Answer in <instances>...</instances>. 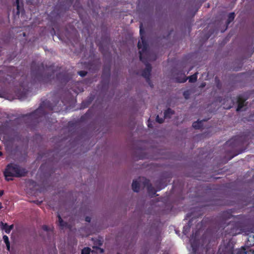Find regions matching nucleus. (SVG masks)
Here are the masks:
<instances>
[{"mask_svg":"<svg viewBox=\"0 0 254 254\" xmlns=\"http://www.w3.org/2000/svg\"><path fill=\"white\" fill-rule=\"evenodd\" d=\"M73 0H65L64 2L67 4V6L65 8V10H68L72 4Z\"/></svg>","mask_w":254,"mask_h":254,"instance_id":"obj_22","label":"nucleus"},{"mask_svg":"<svg viewBox=\"0 0 254 254\" xmlns=\"http://www.w3.org/2000/svg\"><path fill=\"white\" fill-rule=\"evenodd\" d=\"M2 97V93L1 92V91L0 90V97Z\"/></svg>","mask_w":254,"mask_h":254,"instance_id":"obj_39","label":"nucleus"},{"mask_svg":"<svg viewBox=\"0 0 254 254\" xmlns=\"http://www.w3.org/2000/svg\"><path fill=\"white\" fill-rule=\"evenodd\" d=\"M197 74L198 73L196 72L189 77H187L185 75V73L181 71L178 73V75L175 77V80L178 83H185L189 79L190 82L194 83L197 80Z\"/></svg>","mask_w":254,"mask_h":254,"instance_id":"obj_7","label":"nucleus"},{"mask_svg":"<svg viewBox=\"0 0 254 254\" xmlns=\"http://www.w3.org/2000/svg\"><path fill=\"white\" fill-rule=\"evenodd\" d=\"M78 74L81 77H84L87 74V72L84 70H80L78 72Z\"/></svg>","mask_w":254,"mask_h":254,"instance_id":"obj_24","label":"nucleus"},{"mask_svg":"<svg viewBox=\"0 0 254 254\" xmlns=\"http://www.w3.org/2000/svg\"><path fill=\"white\" fill-rule=\"evenodd\" d=\"M231 106H228V107H226V109H230V108H231Z\"/></svg>","mask_w":254,"mask_h":254,"instance_id":"obj_41","label":"nucleus"},{"mask_svg":"<svg viewBox=\"0 0 254 254\" xmlns=\"http://www.w3.org/2000/svg\"><path fill=\"white\" fill-rule=\"evenodd\" d=\"M80 5V3L79 2H76V3L74 4V5H73V7H74L75 9H77V8H76V7H77V5Z\"/></svg>","mask_w":254,"mask_h":254,"instance_id":"obj_33","label":"nucleus"},{"mask_svg":"<svg viewBox=\"0 0 254 254\" xmlns=\"http://www.w3.org/2000/svg\"><path fill=\"white\" fill-rule=\"evenodd\" d=\"M191 220H190V221H189V225L190 224V223H191Z\"/></svg>","mask_w":254,"mask_h":254,"instance_id":"obj_42","label":"nucleus"},{"mask_svg":"<svg viewBox=\"0 0 254 254\" xmlns=\"http://www.w3.org/2000/svg\"><path fill=\"white\" fill-rule=\"evenodd\" d=\"M91 103V101H86L82 102L81 108L82 109L87 108Z\"/></svg>","mask_w":254,"mask_h":254,"instance_id":"obj_21","label":"nucleus"},{"mask_svg":"<svg viewBox=\"0 0 254 254\" xmlns=\"http://www.w3.org/2000/svg\"><path fill=\"white\" fill-rule=\"evenodd\" d=\"M53 65L50 67H45L43 63H37L33 61L31 64V82L32 84L46 83L50 82L53 73H47L46 70L48 68H51Z\"/></svg>","mask_w":254,"mask_h":254,"instance_id":"obj_3","label":"nucleus"},{"mask_svg":"<svg viewBox=\"0 0 254 254\" xmlns=\"http://www.w3.org/2000/svg\"><path fill=\"white\" fill-rule=\"evenodd\" d=\"M2 154V152L1 151H0V156H1Z\"/></svg>","mask_w":254,"mask_h":254,"instance_id":"obj_44","label":"nucleus"},{"mask_svg":"<svg viewBox=\"0 0 254 254\" xmlns=\"http://www.w3.org/2000/svg\"><path fill=\"white\" fill-rule=\"evenodd\" d=\"M99 50L102 53H103V50H102V46L101 44L99 45Z\"/></svg>","mask_w":254,"mask_h":254,"instance_id":"obj_35","label":"nucleus"},{"mask_svg":"<svg viewBox=\"0 0 254 254\" xmlns=\"http://www.w3.org/2000/svg\"><path fill=\"white\" fill-rule=\"evenodd\" d=\"M116 254H120V253H117Z\"/></svg>","mask_w":254,"mask_h":254,"instance_id":"obj_48","label":"nucleus"},{"mask_svg":"<svg viewBox=\"0 0 254 254\" xmlns=\"http://www.w3.org/2000/svg\"><path fill=\"white\" fill-rule=\"evenodd\" d=\"M248 140V135L243 133L232 137L226 142L225 145L230 147L233 154L231 158L244 151L245 149H242V147Z\"/></svg>","mask_w":254,"mask_h":254,"instance_id":"obj_4","label":"nucleus"},{"mask_svg":"<svg viewBox=\"0 0 254 254\" xmlns=\"http://www.w3.org/2000/svg\"><path fill=\"white\" fill-rule=\"evenodd\" d=\"M139 32L141 40V42L139 41L137 44L138 49H141V50L139 51V59L140 61L146 65L145 68L143 69L142 72V76L146 79V81L149 82L150 86L152 87V85L150 83L152 66L148 62L155 61L157 59V56L156 54L151 52L149 49L147 42L143 36L144 32L142 28V25L140 26Z\"/></svg>","mask_w":254,"mask_h":254,"instance_id":"obj_1","label":"nucleus"},{"mask_svg":"<svg viewBox=\"0 0 254 254\" xmlns=\"http://www.w3.org/2000/svg\"><path fill=\"white\" fill-rule=\"evenodd\" d=\"M190 93L189 91H185L183 93V95L185 99H188L189 98Z\"/></svg>","mask_w":254,"mask_h":254,"instance_id":"obj_26","label":"nucleus"},{"mask_svg":"<svg viewBox=\"0 0 254 254\" xmlns=\"http://www.w3.org/2000/svg\"><path fill=\"white\" fill-rule=\"evenodd\" d=\"M143 177H139L137 180H133L132 184V190L136 192H138L140 190V184H142V180H140V179H142Z\"/></svg>","mask_w":254,"mask_h":254,"instance_id":"obj_10","label":"nucleus"},{"mask_svg":"<svg viewBox=\"0 0 254 254\" xmlns=\"http://www.w3.org/2000/svg\"><path fill=\"white\" fill-rule=\"evenodd\" d=\"M77 84H78L77 83H75V86H76Z\"/></svg>","mask_w":254,"mask_h":254,"instance_id":"obj_47","label":"nucleus"},{"mask_svg":"<svg viewBox=\"0 0 254 254\" xmlns=\"http://www.w3.org/2000/svg\"><path fill=\"white\" fill-rule=\"evenodd\" d=\"M57 78L62 83L67 82L71 78V75L66 73H60L57 75Z\"/></svg>","mask_w":254,"mask_h":254,"instance_id":"obj_9","label":"nucleus"},{"mask_svg":"<svg viewBox=\"0 0 254 254\" xmlns=\"http://www.w3.org/2000/svg\"><path fill=\"white\" fill-rule=\"evenodd\" d=\"M111 73V68L110 65H105L103 67L102 74V78L109 79Z\"/></svg>","mask_w":254,"mask_h":254,"instance_id":"obj_12","label":"nucleus"},{"mask_svg":"<svg viewBox=\"0 0 254 254\" xmlns=\"http://www.w3.org/2000/svg\"><path fill=\"white\" fill-rule=\"evenodd\" d=\"M222 217L225 219H229L232 218V215L228 211H224L222 213Z\"/></svg>","mask_w":254,"mask_h":254,"instance_id":"obj_17","label":"nucleus"},{"mask_svg":"<svg viewBox=\"0 0 254 254\" xmlns=\"http://www.w3.org/2000/svg\"><path fill=\"white\" fill-rule=\"evenodd\" d=\"M223 254H233L232 249H230L227 251H226Z\"/></svg>","mask_w":254,"mask_h":254,"instance_id":"obj_29","label":"nucleus"},{"mask_svg":"<svg viewBox=\"0 0 254 254\" xmlns=\"http://www.w3.org/2000/svg\"><path fill=\"white\" fill-rule=\"evenodd\" d=\"M59 101H53L51 103L50 101L47 100L43 101L40 105L39 108L34 112L26 114L24 116L30 120L33 123H38L43 120V118H46L48 115V111H53L58 112L62 109L61 106H58Z\"/></svg>","mask_w":254,"mask_h":254,"instance_id":"obj_2","label":"nucleus"},{"mask_svg":"<svg viewBox=\"0 0 254 254\" xmlns=\"http://www.w3.org/2000/svg\"><path fill=\"white\" fill-rule=\"evenodd\" d=\"M98 250H99L100 253H101V254H102L104 252V250L102 248H100V249Z\"/></svg>","mask_w":254,"mask_h":254,"instance_id":"obj_36","label":"nucleus"},{"mask_svg":"<svg viewBox=\"0 0 254 254\" xmlns=\"http://www.w3.org/2000/svg\"><path fill=\"white\" fill-rule=\"evenodd\" d=\"M142 180V185L144 187L147 188V192L149 195L153 197L156 194L157 191H159L167 186V178H161L157 180L155 183V186L157 189L156 190L152 185L150 184L149 180L146 178L140 179Z\"/></svg>","mask_w":254,"mask_h":254,"instance_id":"obj_6","label":"nucleus"},{"mask_svg":"<svg viewBox=\"0 0 254 254\" xmlns=\"http://www.w3.org/2000/svg\"><path fill=\"white\" fill-rule=\"evenodd\" d=\"M83 91V88L78 89V90H74V92L76 93H78L79 92H81Z\"/></svg>","mask_w":254,"mask_h":254,"instance_id":"obj_31","label":"nucleus"},{"mask_svg":"<svg viewBox=\"0 0 254 254\" xmlns=\"http://www.w3.org/2000/svg\"><path fill=\"white\" fill-rule=\"evenodd\" d=\"M233 228H231L230 231L228 233L231 235L235 236L239 234L241 231V224L239 222H235L233 224Z\"/></svg>","mask_w":254,"mask_h":254,"instance_id":"obj_8","label":"nucleus"},{"mask_svg":"<svg viewBox=\"0 0 254 254\" xmlns=\"http://www.w3.org/2000/svg\"><path fill=\"white\" fill-rule=\"evenodd\" d=\"M28 171L24 168L13 163L8 164L3 171V175L7 181H12L13 177L20 178L25 176Z\"/></svg>","mask_w":254,"mask_h":254,"instance_id":"obj_5","label":"nucleus"},{"mask_svg":"<svg viewBox=\"0 0 254 254\" xmlns=\"http://www.w3.org/2000/svg\"><path fill=\"white\" fill-rule=\"evenodd\" d=\"M3 240L6 245L7 251H9L10 250V243L9 241L8 237L6 235H4L3 236Z\"/></svg>","mask_w":254,"mask_h":254,"instance_id":"obj_19","label":"nucleus"},{"mask_svg":"<svg viewBox=\"0 0 254 254\" xmlns=\"http://www.w3.org/2000/svg\"><path fill=\"white\" fill-rule=\"evenodd\" d=\"M42 229L45 231H48L49 230V227L45 225H43Z\"/></svg>","mask_w":254,"mask_h":254,"instance_id":"obj_30","label":"nucleus"},{"mask_svg":"<svg viewBox=\"0 0 254 254\" xmlns=\"http://www.w3.org/2000/svg\"><path fill=\"white\" fill-rule=\"evenodd\" d=\"M246 99L244 98L242 95H239L237 98L238 107L236 109L237 112L241 111L245 106V102Z\"/></svg>","mask_w":254,"mask_h":254,"instance_id":"obj_11","label":"nucleus"},{"mask_svg":"<svg viewBox=\"0 0 254 254\" xmlns=\"http://www.w3.org/2000/svg\"><path fill=\"white\" fill-rule=\"evenodd\" d=\"M246 254V249L244 247L236 250V254Z\"/></svg>","mask_w":254,"mask_h":254,"instance_id":"obj_23","label":"nucleus"},{"mask_svg":"<svg viewBox=\"0 0 254 254\" xmlns=\"http://www.w3.org/2000/svg\"><path fill=\"white\" fill-rule=\"evenodd\" d=\"M194 244L193 243L191 244V246L193 248Z\"/></svg>","mask_w":254,"mask_h":254,"instance_id":"obj_45","label":"nucleus"},{"mask_svg":"<svg viewBox=\"0 0 254 254\" xmlns=\"http://www.w3.org/2000/svg\"><path fill=\"white\" fill-rule=\"evenodd\" d=\"M156 121L159 124L163 123L164 122V119L162 118H160L158 115L157 116L156 118Z\"/></svg>","mask_w":254,"mask_h":254,"instance_id":"obj_25","label":"nucleus"},{"mask_svg":"<svg viewBox=\"0 0 254 254\" xmlns=\"http://www.w3.org/2000/svg\"><path fill=\"white\" fill-rule=\"evenodd\" d=\"M192 127L195 129H200L202 127L203 121L194 122L192 124Z\"/></svg>","mask_w":254,"mask_h":254,"instance_id":"obj_15","label":"nucleus"},{"mask_svg":"<svg viewBox=\"0 0 254 254\" xmlns=\"http://www.w3.org/2000/svg\"><path fill=\"white\" fill-rule=\"evenodd\" d=\"M93 253V251H91V249L89 247H85L82 250L81 252V254H90V253Z\"/></svg>","mask_w":254,"mask_h":254,"instance_id":"obj_20","label":"nucleus"},{"mask_svg":"<svg viewBox=\"0 0 254 254\" xmlns=\"http://www.w3.org/2000/svg\"><path fill=\"white\" fill-rule=\"evenodd\" d=\"M235 14L234 12H231L229 14L228 16V19L227 21V24H229L232 21H233L235 18Z\"/></svg>","mask_w":254,"mask_h":254,"instance_id":"obj_18","label":"nucleus"},{"mask_svg":"<svg viewBox=\"0 0 254 254\" xmlns=\"http://www.w3.org/2000/svg\"><path fill=\"white\" fill-rule=\"evenodd\" d=\"M174 114V111L171 109L168 108L164 111V118H171V116Z\"/></svg>","mask_w":254,"mask_h":254,"instance_id":"obj_16","label":"nucleus"},{"mask_svg":"<svg viewBox=\"0 0 254 254\" xmlns=\"http://www.w3.org/2000/svg\"><path fill=\"white\" fill-rule=\"evenodd\" d=\"M85 220L87 222H90L91 221V218L89 216H86L85 218Z\"/></svg>","mask_w":254,"mask_h":254,"instance_id":"obj_32","label":"nucleus"},{"mask_svg":"<svg viewBox=\"0 0 254 254\" xmlns=\"http://www.w3.org/2000/svg\"><path fill=\"white\" fill-rule=\"evenodd\" d=\"M205 86V83H201V84L200 85V87H204Z\"/></svg>","mask_w":254,"mask_h":254,"instance_id":"obj_38","label":"nucleus"},{"mask_svg":"<svg viewBox=\"0 0 254 254\" xmlns=\"http://www.w3.org/2000/svg\"><path fill=\"white\" fill-rule=\"evenodd\" d=\"M192 69V67L190 68V69L189 70V71H188V73L191 70V69Z\"/></svg>","mask_w":254,"mask_h":254,"instance_id":"obj_43","label":"nucleus"},{"mask_svg":"<svg viewBox=\"0 0 254 254\" xmlns=\"http://www.w3.org/2000/svg\"><path fill=\"white\" fill-rule=\"evenodd\" d=\"M3 194V190H0V197Z\"/></svg>","mask_w":254,"mask_h":254,"instance_id":"obj_37","label":"nucleus"},{"mask_svg":"<svg viewBox=\"0 0 254 254\" xmlns=\"http://www.w3.org/2000/svg\"><path fill=\"white\" fill-rule=\"evenodd\" d=\"M57 217L58 218L59 225L62 228H64L67 226V223L64 222L60 214L58 213Z\"/></svg>","mask_w":254,"mask_h":254,"instance_id":"obj_14","label":"nucleus"},{"mask_svg":"<svg viewBox=\"0 0 254 254\" xmlns=\"http://www.w3.org/2000/svg\"><path fill=\"white\" fill-rule=\"evenodd\" d=\"M93 249L98 250L100 249V246H93Z\"/></svg>","mask_w":254,"mask_h":254,"instance_id":"obj_34","label":"nucleus"},{"mask_svg":"<svg viewBox=\"0 0 254 254\" xmlns=\"http://www.w3.org/2000/svg\"><path fill=\"white\" fill-rule=\"evenodd\" d=\"M2 208V203L0 202V209Z\"/></svg>","mask_w":254,"mask_h":254,"instance_id":"obj_40","label":"nucleus"},{"mask_svg":"<svg viewBox=\"0 0 254 254\" xmlns=\"http://www.w3.org/2000/svg\"><path fill=\"white\" fill-rule=\"evenodd\" d=\"M148 127H150L149 124H148Z\"/></svg>","mask_w":254,"mask_h":254,"instance_id":"obj_46","label":"nucleus"},{"mask_svg":"<svg viewBox=\"0 0 254 254\" xmlns=\"http://www.w3.org/2000/svg\"><path fill=\"white\" fill-rule=\"evenodd\" d=\"M94 244L99 246H101L103 245V242L100 240H97L94 242Z\"/></svg>","mask_w":254,"mask_h":254,"instance_id":"obj_28","label":"nucleus"},{"mask_svg":"<svg viewBox=\"0 0 254 254\" xmlns=\"http://www.w3.org/2000/svg\"><path fill=\"white\" fill-rule=\"evenodd\" d=\"M0 226L1 229L4 230L6 234H9L14 227L13 224L8 225L7 223H3L2 222H1Z\"/></svg>","mask_w":254,"mask_h":254,"instance_id":"obj_13","label":"nucleus"},{"mask_svg":"<svg viewBox=\"0 0 254 254\" xmlns=\"http://www.w3.org/2000/svg\"><path fill=\"white\" fill-rule=\"evenodd\" d=\"M16 0V8H17V13L19 14V0Z\"/></svg>","mask_w":254,"mask_h":254,"instance_id":"obj_27","label":"nucleus"}]
</instances>
